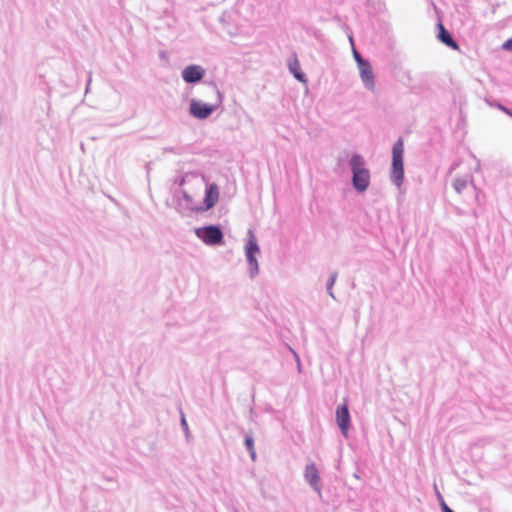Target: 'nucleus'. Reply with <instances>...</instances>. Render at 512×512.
<instances>
[{"label": "nucleus", "mask_w": 512, "mask_h": 512, "mask_svg": "<svg viewBox=\"0 0 512 512\" xmlns=\"http://www.w3.org/2000/svg\"><path fill=\"white\" fill-rule=\"evenodd\" d=\"M491 106H494V104H490ZM495 107H497L499 110L503 111L508 116L512 117V110L508 109L507 107L503 106L500 103L495 104Z\"/></svg>", "instance_id": "a211bd4d"}, {"label": "nucleus", "mask_w": 512, "mask_h": 512, "mask_svg": "<svg viewBox=\"0 0 512 512\" xmlns=\"http://www.w3.org/2000/svg\"><path fill=\"white\" fill-rule=\"evenodd\" d=\"M363 86L369 90H375V75L371 64L367 61L364 66H357Z\"/></svg>", "instance_id": "1a4fd4ad"}, {"label": "nucleus", "mask_w": 512, "mask_h": 512, "mask_svg": "<svg viewBox=\"0 0 512 512\" xmlns=\"http://www.w3.org/2000/svg\"><path fill=\"white\" fill-rule=\"evenodd\" d=\"M245 445H246V448L248 449V451L250 452V456L253 460H255L256 458V453H255V450H254V440L251 436L247 435L245 437Z\"/></svg>", "instance_id": "2eb2a0df"}, {"label": "nucleus", "mask_w": 512, "mask_h": 512, "mask_svg": "<svg viewBox=\"0 0 512 512\" xmlns=\"http://www.w3.org/2000/svg\"><path fill=\"white\" fill-rule=\"evenodd\" d=\"M349 40H350L351 44H353V38L351 36L349 37Z\"/></svg>", "instance_id": "5701e85b"}, {"label": "nucleus", "mask_w": 512, "mask_h": 512, "mask_svg": "<svg viewBox=\"0 0 512 512\" xmlns=\"http://www.w3.org/2000/svg\"><path fill=\"white\" fill-rule=\"evenodd\" d=\"M289 70L298 81L303 83L307 81V78L305 74L301 71L299 63L296 59L294 60V62L289 63Z\"/></svg>", "instance_id": "f8f14e48"}, {"label": "nucleus", "mask_w": 512, "mask_h": 512, "mask_svg": "<svg viewBox=\"0 0 512 512\" xmlns=\"http://www.w3.org/2000/svg\"><path fill=\"white\" fill-rule=\"evenodd\" d=\"M245 257L248 265V274L254 279L259 273V263L257 256L260 254V247L254 232L249 229L247 232V240L244 246Z\"/></svg>", "instance_id": "20e7f679"}, {"label": "nucleus", "mask_w": 512, "mask_h": 512, "mask_svg": "<svg viewBox=\"0 0 512 512\" xmlns=\"http://www.w3.org/2000/svg\"><path fill=\"white\" fill-rule=\"evenodd\" d=\"M288 349L289 351L293 354L296 362H297V366H298V369L300 370L301 368V363H300V358H299V355L296 353V351L294 349H292L290 346H288Z\"/></svg>", "instance_id": "aec40b11"}, {"label": "nucleus", "mask_w": 512, "mask_h": 512, "mask_svg": "<svg viewBox=\"0 0 512 512\" xmlns=\"http://www.w3.org/2000/svg\"><path fill=\"white\" fill-rule=\"evenodd\" d=\"M441 507L443 512H454L452 509H450L447 504L442 500Z\"/></svg>", "instance_id": "4be33fe9"}, {"label": "nucleus", "mask_w": 512, "mask_h": 512, "mask_svg": "<svg viewBox=\"0 0 512 512\" xmlns=\"http://www.w3.org/2000/svg\"><path fill=\"white\" fill-rule=\"evenodd\" d=\"M219 199V189L215 183L207 186L204 197V207L202 210L211 209Z\"/></svg>", "instance_id": "9d476101"}, {"label": "nucleus", "mask_w": 512, "mask_h": 512, "mask_svg": "<svg viewBox=\"0 0 512 512\" xmlns=\"http://www.w3.org/2000/svg\"><path fill=\"white\" fill-rule=\"evenodd\" d=\"M211 91L215 96V100L210 104L197 99L190 100L189 113L195 119H207L214 111L221 107L224 100L223 93L216 86H212Z\"/></svg>", "instance_id": "f03ea898"}, {"label": "nucleus", "mask_w": 512, "mask_h": 512, "mask_svg": "<svg viewBox=\"0 0 512 512\" xmlns=\"http://www.w3.org/2000/svg\"><path fill=\"white\" fill-rule=\"evenodd\" d=\"M438 26H439V34H438L439 40L442 43H444L446 46H448L454 50H458L459 46H458L457 42L453 39L451 34L444 28V26L441 23H439Z\"/></svg>", "instance_id": "9b49d317"}, {"label": "nucleus", "mask_w": 512, "mask_h": 512, "mask_svg": "<svg viewBox=\"0 0 512 512\" xmlns=\"http://www.w3.org/2000/svg\"><path fill=\"white\" fill-rule=\"evenodd\" d=\"M304 479L311 488L321 496L322 486L320 484V476L315 463H309L305 466Z\"/></svg>", "instance_id": "0eeeda50"}, {"label": "nucleus", "mask_w": 512, "mask_h": 512, "mask_svg": "<svg viewBox=\"0 0 512 512\" xmlns=\"http://www.w3.org/2000/svg\"><path fill=\"white\" fill-rule=\"evenodd\" d=\"M195 234L206 245H219L223 242V232L216 225L199 227L195 230Z\"/></svg>", "instance_id": "39448f33"}, {"label": "nucleus", "mask_w": 512, "mask_h": 512, "mask_svg": "<svg viewBox=\"0 0 512 512\" xmlns=\"http://www.w3.org/2000/svg\"><path fill=\"white\" fill-rule=\"evenodd\" d=\"M336 279H337V274L336 273L331 274V276H330V278H329V280L327 282V285H326L327 293L332 298H334L333 285L335 284Z\"/></svg>", "instance_id": "dca6fc26"}, {"label": "nucleus", "mask_w": 512, "mask_h": 512, "mask_svg": "<svg viewBox=\"0 0 512 512\" xmlns=\"http://www.w3.org/2000/svg\"><path fill=\"white\" fill-rule=\"evenodd\" d=\"M181 426L185 432L189 431L188 423L183 413H181Z\"/></svg>", "instance_id": "412c9836"}, {"label": "nucleus", "mask_w": 512, "mask_h": 512, "mask_svg": "<svg viewBox=\"0 0 512 512\" xmlns=\"http://www.w3.org/2000/svg\"><path fill=\"white\" fill-rule=\"evenodd\" d=\"M336 421L341 433L346 437L351 422L348 405L346 403L337 407Z\"/></svg>", "instance_id": "6e6552de"}, {"label": "nucleus", "mask_w": 512, "mask_h": 512, "mask_svg": "<svg viewBox=\"0 0 512 512\" xmlns=\"http://www.w3.org/2000/svg\"><path fill=\"white\" fill-rule=\"evenodd\" d=\"M353 56L357 66H364V63L367 62V60L364 59L356 49H353Z\"/></svg>", "instance_id": "f3484780"}, {"label": "nucleus", "mask_w": 512, "mask_h": 512, "mask_svg": "<svg viewBox=\"0 0 512 512\" xmlns=\"http://www.w3.org/2000/svg\"><path fill=\"white\" fill-rule=\"evenodd\" d=\"M468 179L465 177H457L453 181V188L458 193L461 194L463 190L467 187Z\"/></svg>", "instance_id": "ddd939ff"}, {"label": "nucleus", "mask_w": 512, "mask_h": 512, "mask_svg": "<svg viewBox=\"0 0 512 512\" xmlns=\"http://www.w3.org/2000/svg\"><path fill=\"white\" fill-rule=\"evenodd\" d=\"M349 167L354 189L359 193L365 192L370 185L371 173L367 168L364 157L358 153H353L349 160Z\"/></svg>", "instance_id": "f257e3e1"}, {"label": "nucleus", "mask_w": 512, "mask_h": 512, "mask_svg": "<svg viewBox=\"0 0 512 512\" xmlns=\"http://www.w3.org/2000/svg\"><path fill=\"white\" fill-rule=\"evenodd\" d=\"M502 48L506 51L512 52V37L503 43Z\"/></svg>", "instance_id": "6ab92c4d"}, {"label": "nucleus", "mask_w": 512, "mask_h": 512, "mask_svg": "<svg viewBox=\"0 0 512 512\" xmlns=\"http://www.w3.org/2000/svg\"><path fill=\"white\" fill-rule=\"evenodd\" d=\"M181 194L182 198L180 199V204L185 205L189 210H196L197 208L193 205L192 197L185 190H183Z\"/></svg>", "instance_id": "4468645a"}, {"label": "nucleus", "mask_w": 512, "mask_h": 512, "mask_svg": "<svg viewBox=\"0 0 512 512\" xmlns=\"http://www.w3.org/2000/svg\"><path fill=\"white\" fill-rule=\"evenodd\" d=\"M404 143L400 138L392 148V163L390 169V180L397 186L401 187L404 180V165H403Z\"/></svg>", "instance_id": "7ed1b4c3"}, {"label": "nucleus", "mask_w": 512, "mask_h": 512, "mask_svg": "<svg viewBox=\"0 0 512 512\" xmlns=\"http://www.w3.org/2000/svg\"><path fill=\"white\" fill-rule=\"evenodd\" d=\"M205 73L206 71L202 66L191 64L182 70L181 77L186 83L194 84L200 82L205 76Z\"/></svg>", "instance_id": "423d86ee"}]
</instances>
